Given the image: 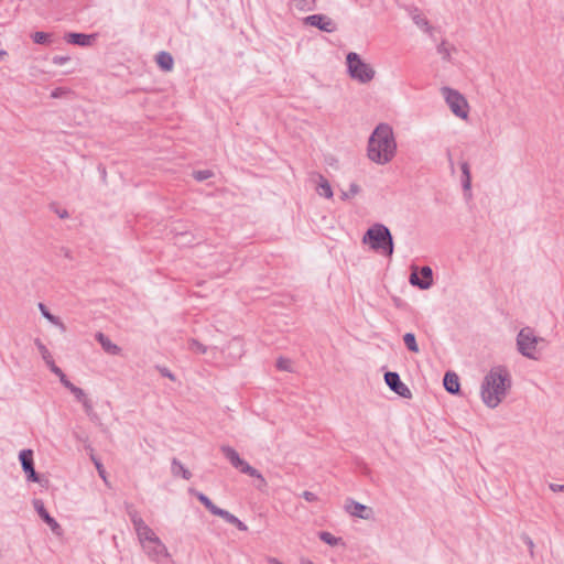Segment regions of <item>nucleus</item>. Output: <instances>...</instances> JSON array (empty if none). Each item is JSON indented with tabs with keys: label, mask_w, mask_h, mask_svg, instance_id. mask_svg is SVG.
<instances>
[{
	"label": "nucleus",
	"mask_w": 564,
	"mask_h": 564,
	"mask_svg": "<svg viewBox=\"0 0 564 564\" xmlns=\"http://www.w3.org/2000/svg\"><path fill=\"white\" fill-rule=\"evenodd\" d=\"M397 153L393 130L388 123H379L368 139L367 155L370 161L384 165L392 161Z\"/></svg>",
	"instance_id": "obj_1"
},
{
	"label": "nucleus",
	"mask_w": 564,
	"mask_h": 564,
	"mask_svg": "<svg viewBox=\"0 0 564 564\" xmlns=\"http://www.w3.org/2000/svg\"><path fill=\"white\" fill-rule=\"evenodd\" d=\"M511 388V376L503 366L492 367L485 376L480 395L482 402L490 409L497 408Z\"/></svg>",
	"instance_id": "obj_2"
},
{
	"label": "nucleus",
	"mask_w": 564,
	"mask_h": 564,
	"mask_svg": "<svg viewBox=\"0 0 564 564\" xmlns=\"http://www.w3.org/2000/svg\"><path fill=\"white\" fill-rule=\"evenodd\" d=\"M362 242L384 256L393 254V237L390 229L383 224L378 223L369 227L362 237Z\"/></svg>",
	"instance_id": "obj_3"
},
{
	"label": "nucleus",
	"mask_w": 564,
	"mask_h": 564,
	"mask_svg": "<svg viewBox=\"0 0 564 564\" xmlns=\"http://www.w3.org/2000/svg\"><path fill=\"white\" fill-rule=\"evenodd\" d=\"M346 64L349 76L359 83H369L375 77V70L372 67L365 63L360 58L359 54L355 52H349L347 54Z\"/></svg>",
	"instance_id": "obj_4"
},
{
	"label": "nucleus",
	"mask_w": 564,
	"mask_h": 564,
	"mask_svg": "<svg viewBox=\"0 0 564 564\" xmlns=\"http://www.w3.org/2000/svg\"><path fill=\"white\" fill-rule=\"evenodd\" d=\"M542 341H544V339L536 336L532 328L523 327L517 335V349L523 357L538 360L535 350L539 343Z\"/></svg>",
	"instance_id": "obj_5"
},
{
	"label": "nucleus",
	"mask_w": 564,
	"mask_h": 564,
	"mask_svg": "<svg viewBox=\"0 0 564 564\" xmlns=\"http://www.w3.org/2000/svg\"><path fill=\"white\" fill-rule=\"evenodd\" d=\"M442 95L445 98L449 109L456 117L460 119H466L468 117L467 100L458 90L449 87H443Z\"/></svg>",
	"instance_id": "obj_6"
},
{
	"label": "nucleus",
	"mask_w": 564,
	"mask_h": 564,
	"mask_svg": "<svg viewBox=\"0 0 564 564\" xmlns=\"http://www.w3.org/2000/svg\"><path fill=\"white\" fill-rule=\"evenodd\" d=\"M411 285L416 286L420 290H429L433 285V270L429 265L422 267L420 270L414 267L412 268L409 276Z\"/></svg>",
	"instance_id": "obj_7"
},
{
	"label": "nucleus",
	"mask_w": 564,
	"mask_h": 564,
	"mask_svg": "<svg viewBox=\"0 0 564 564\" xmlns=\"http://www.w3.org/2000/svg\"><path fill=\"white\" fill-rule=\"evenodd\" d=\"M303 23L326 33H333L337 30L336 23L329 17L322 13L305 17Z\"/></svg>",
	"instance_id": "obj_8"
},
{
	"label": "nucleus",
	"mask_w": 564,
	"mask_h": 564,
	"mask_svg": "<svg viewBox=\"0 0 564 564\" xmlns=\"http://www.w3.org/2000/svg\"><path fill=\"white\" fill-rule=\"evenodd\" d=\"M19 460H20L22 470L26 475L28 481L40 482V475L35 471V468H34L33 451L30 448L22 449L19 453Z\"/></svg>",
	"instance_id": "obj_9"
},
{
	"label": "nucleus",
	"mask_w": 564,
	"mask_h": 564,
	"mask_svg": "<svg viewBox=\"0 0 564 564\" xmlns=\"http://www.w3.org/2000/svg\"><path fill=\"white\" fill-rule=\"evenodd\" d=\"M384 381L387 386L390 388L391 391H393L395 394L404 398V399H411L412 392L408 388L406 384H404L399 376L398 372L394 371H387L384 373Z\"/></svg>",
	"instance_id": "obj_10"
},
{
	"label": "nucleus",
	"mask_w": 564,
	"mask_h": 564,
	"mask_svg": "<svg viewBox=\"0 0 564 564\" xmlns=\"http://www.w3.org/2000/svg\"><path fill=\"white\" fill-rule=\"evenodd\" d=\"M34 509L36 510L39 517L45 522L52 530V532L56 535L63 534V529L59 523L48 513L44 503L40 499H35L33 501Z\"/></svg>",
	"instance_id": "obj_11"
},
{
	"label": "nucleus",
	"mask_w": 564,
	"mask_h": 564,
	"mask_svg": "<svg viewBox=\"0 0 564 564\" xmlns=\"http://www.w3.org/2000/svg\"><path fill=\"white\" fill-rule=\"evenodd\" d=\"M345 510L352 517H357L364 520H369L373 516V511L370 507L365 506L351 498H348L345 503Z\"/></svg>",
	"instance_id": "obj_12"
},
{
	"label": "nucleus",
	"mask_w": 564,
	"mask_h": 564,
	"mask_svg": "<svg viewBox=\"0 0 564 564\" xmlns=\"http://www.w3.org/2000/svg\"><path fill=\"white\" fill-rule=\"evenodd\" d=\"M142 546H143L145 553L148 554V556L152 561H160L161 557L169 556L167 549L160 539L153 541L152 543H147Z\"/></svg>",
	"instance_id": "obj_13"
},
{
	"label": "nucleus",
	"mask_w": 564,
	"mask_h": 564,
	"mask_svg": "<svg viewBox=\"0 0 564 564\" xmlns=\"http://www.w3.org/2000/svg\"><path fill=\"white\" fill-rule=\"evenodd\" d=\"M64 39L69 44L87 47L93 44L96 39V34L68 32L65 34Z\"/></svg>",
	"instance_id": "obj_14"
},
{
	"label": "nucleus",
	"mask_w": 564,
	"mask_h": 564,
	"mask_svg": "<svg viewBox=\"0 0 564 564\" xmlns=\"http://www.w3.org/2000/svg\"><path fill=\"white\" fill-rule=\"evenodd\" d=\"M443 386L445 390L451 394L456 395L460 392L459 377L453 371L445 372L443 378Z\"/></svg>",
	"instance_id": "obj_15"
},
{
	"label": "nucleus",
	"mask_w": 564,
	"mask_h": 564,
	"mask_svg": "<svg viewBox=\"0 0 564 564\" xmlns=\"http://www.w3.org/2000/svg\"><path fill=\"white\" fill-rule=\"evenodd\" d=\"M220 451L224 454V456L229 460V463L232 465V467H235L238 470L246 463V460L239 456L238 452L229 445H221Z\"/></svg>",
	"instance_id": "obj_16"
},
{
	"label": "nucleus",
	"mask_w": 564,
	"mask_h": 564,
	"mask_svg": "<svg viewBox=\"0 0 564 564\" xmlns=\"http://www.w3.org/2000/svg\"><path fill=\"white\" fill-rule=\"evenodd\" d=\"M95 338L96 340L100 344V346L102 347V349L109 354V355H113V356H117L120 354L121 351V348L113 344L110 338L108 336H106L104 333L101 332H98L96 335H95Z\"/></svg>",
	"instance_id": "obj_17"
},
{
	"label": "nucleus",
	"mask_w": 564,
	"mask_h": 564,
	"mask_svg": "<svg viewBox=\"0 0 564 564\" xmlns=\"http://www.w3.org/2000/svg\"><path fill=\"white\" fill-rule=\"evenodd\" d=\"M138 535L139 541L142 545L147 543H152L158 540L159 536L153 532V530L144 522L140 527L134 529Z\"/></svg>",
	"instance_id": "obj_18"
},
{
	"label": "nucleus",
	"mask_w": 564,
	"mask_h": 564,
	"mask_svg": "<svg viewBox=\"0 0 564 564\" xmlns=\"http://www.w3.org/2000/svg\"><path fill=\"white\" fill-rule=\"evenodd\" d=\"M155 62H156L158 66L164 72L172 70L173 65H174L173 56L169 52H165V51H161L156 54Z\"/></svg>",
	"instance_id": "obj_19"
},
{
	"label": "nucleus",
	"mask_w": 564,
	"mask_h": 564,
	"mask_svg": "<svg viewBox=\"0 0 564 564\" xmlns=\"http://www.w3.org/2000/svg\"><path fill=\"white\" fill-rule=\"evenodd\" d=\"M171 473L174 477H182L185 480L192 477V473L175 457L171 462Z\"/></svg>",
	"instance_id": "obj_20"
},
{
	"label": "nucleus",
	"mask_w": 564,
	"mask_h": 564,
	"mask_svg": "<svg viewBox=\"0 0 564 564\" xmlns=\"http://www.w3.org/2000/svg\"><path fill=\"white\" fill-rule=\"evenodd\" d=\"M189 494L195 496L197 500L212 513L216 514L219 510L217 507L205 494L197 491L195 489H189Z\"/></svg>",
	"instance_id": "obj_21"
},
{
	"label": "nucleus",
	"mask_w": 564,
	"mask_h": 564,
	"mask_svg": "<svg viewBox=\"0 0 564 564\" xmlns=\"http://www.w3.org/2000/svg\"><path fill=\"white\" fill-rule=\"evenodd\" d=\"M239 471L258 479L259 484L257 485V488L260 489V488L267 486V481H265L264 477L261 475V473L258 469H256L254 467H252L251 465H249L247 462L242 465V467L239 469Z\"/></svg>",
	"instance_id": "obj_22"
},
{
	"label": "nucleus",
	"mask_w": 564,
	"mask_h": 564,
	"mask_svg": "<svg viewBox=\"0 0 564 564\" xmlns=\"http://www.w3.org/2000/svg\"><path fill=\"white\" fill-rule=\"evenodd\" d=\"M462 170V186L464 192H469L471 187V175L468 162L464 161L460 163Z\"/></svg>",
	"instance_id": "obj_23"
},
{
	"label": "nucleus",
	"mask_w": 564,
	"mask_h": 564,
	"mask_svg": "<svg viewBox=\"0 0 564 564\" xmlns=\"http://www.w3.org/2000/svg\"><path fill=\"white\" fill-rule=\"evenodd\" d=\"M318 180L319 181H318L317 187H316L318 195L324 196L326 198H332L333 189H332L329 182L323 175H318Z\"/></svg>",
	"instance_id": "obj_24"
},
{
	"label": "nucleus",
	"mask_w": 564,
	"mask_h": 564,
	"mask_svg": "<svg viewBox=\"0 0 564 564\" xmlns=\"http://www.w3.org/2000/svg\"><path fill=\"white\" fill-rule=\"evenodd\" d=\"M35 345H36L43 360L45 361V364L48 366L50 370L52 371L53 366H56V364L53 360L51 352L48 351L46 346L40 339L35 340Z\"/></svg>",
	"instance_id": "obj_25"
},
{
	"label": "nucleus",
	"mask_w": 564,
	"mask_h": 564,
	"mask_svg": "<svg viewBox=\"0 0 564 564\" xmlns=\"http://www.w3.org/2000/svg\"><path fill=\"white\" fill-rule=\"evenodd\" d=\"M289 4L299 11H312L316 8V0H290Z\"/></svg>",
	"instance_id": "obj_26"
},
{
	"label": "nucleus",
	"mask_w": 564,
	"mask_h": 564,
	"mask_svg": "<svg viewBox=\"0 0 564 564\" xmlns=\"http://www.w3.org/2000/svg\"><path fill=\"white\" fill-rule=\"evenodd\" d=\"M31 37L35 44L40 45H51L52 44V34L37 31L31 34Z\"/></svg>",
	"instance_id": "obj_27"
},
{
	"label": "nucleus",
	"mask_w": 564,
	"mask_h": 564,
	"mask_svg": "<svg viewBox=\"0 0 564 564\" xmlns=\"http://www.w3.org/2000/svg\"><path fill=\"white\" fill-rule=\"evenodd\" d=\"M318 538L321 541H323L324 543H326L330 546H336L340 543L344 544L341 538H337L328 531H319Z\"/></svg>",
	"instance_id": "obj_28"
},
{
	"label": "nucleus",
	"mask_w": 564,
	"mask_h": 564,
	"mask_svg": "<svg viewBox=\"0 0 564 564\" xmlns=\"http://www.w3.org/2000/svg\"><path fill=\"white\" fill-rule=\"evenodd\" d=\"M403 343L409 351L414 354L420 351L419 345L416 343V337L413 333H405L403 335Z\"/></svg>",
	"instance_id": "obj_29"
},
{
	"label": "nucleus",
	"mask_w": 564,
	"mask_h": 564,
	"mask_svg": "<svg viewBox=\"0 0 564 564\" xmlns=\"http://www.w3.org/2000/svg\"><path fill=\"white\" fill-rule=\"evenodd\" d=\"M39 310L41 312V314L43 315V317H45L46 319H48L51 323L55 324V325H61L63 326V324L61 323L59 318L55 315H53L48 308L46 307L45 304L43 303H39Z\"/></svg>",
	"instance_id": "obj_30"
},
{
	"label": "nucleus",
	"mask_w": 564,
	"mask_h": 564,
	"mask_svg": "<svg viewBox=\"0 0 564 564\" xmlns=\"http://www.w3.org/2000/svg\"><path fill=\"white\" fill-rule=\"evenodd\" d=\"M188 349L192 350L193 352L202 354V355L206 354V351H207V347L196 339H191L188 341Z\"/></svg>",
	"instance_id": "obj_31"
},
{
	"label": "nucleus",
	"mask_w": 564,
	"mask_h": 564,
	"mask_svg": "<svg viewBox=\"0 0 564 564\" xmlns=\"http://www.w3.org/2000/svg\"><path fill=\"white\" fill-rule=\"evenodd\" d=\"M215 516L224 519L227 523L232 524V525L236 523V521L238 519L236 516H234L229 511L221 509V508H219V510L217 511V513Z\"/></svg>",
	"instance_id": "obj_32"
},
{
	"label": "nucleus",
	"mask_w": 564,
	"mask_h": 564,
	"mask_svg": "<svg viewBox=\"0 0 564 564\" xmlns=\"http://www.w3.org/2000/svg\"><path fill=\"white\" fill-rule=\"evenodd\" d=\"M214 176V172L210 170H199L193 172V177L198 181L203 182Z\"/></svg>",
	"instance_id": "obj_33"
},
{
	"label": "nucleus",
	"mask_w": 564,
	"mask_h": 564,
	"mask_svg": "<svg viewBox=\"0 0 564 564\" xmlns=\"http://www.w3.org/2000/svg\"><path fill=\"white\" fill-rule=\"evenodd\" d=\"M291 360L288 359V358H284V357H280L278 360H276V368L281 371H289L291 372L292 371V367H291Z\"/></svg>",
	"instance_id": "obj_34"
},
{
	"label": "nucleus",
	"mask_w": 564,
	"mask_h": 564,
	"mask_svg": "<svg viewBox=\"0 0 564 564\" xmlns=\"http://www.w3.org/2000/svg\"><path fill=\"white\" fill-rule=\"evenodd\" d=\"M82 403H83L86 414L90 417V420H93V421L97 420L98 416L93 410L91 401L88 398H86L84 401H82Z\"/></svg>",
	"instance_id": "obj_35"
},
{
	"label": "nucleus",
	"mask_w": 564,
	"mask_h": 564,
	"mask_svg": "<svg viewBox=\"0 0 564 564\" xmlns=\"http://www.w3.org/2000/svg\"><path fill=\"white\" fill-rule=\"evenodd\" d=\"M359 192H360L359 185L356 184V183H351L350 186H349L348 192H343L341 193V199L346 200V199L357 195Z\"/></svg>",
	"instance_id": "obj_36"
},
{
	"label": "nucleus",
	"mask_w": 564,
	"mask_h": 564,
	"mask_svg": "<svg viewBox=\"0 0 564 564\" xmlns=\"http://www.w3.org/2000/svg\"><path fill=\"white\" fill-rule=\"evenodd\" d=\"M128 514L134 529L144 523L143 519L139 516V513L135 510H129Z\"/></svg>",
	"instance_id": "obj_37"
},
{
	"label": "nucleus",
	"mask_w": 564,
	"mask_h": 564,
	"mask_svg": "<svg viewBox=\"0 0 564 564\" xmlns=\"http://www.w3.org/2000/svg\"><path fill=\"white\" fill-rule=\"evenodd\" d=\"M70 393L74 394V397L76 398V400L78 402H82L84 401L87 397H86V393L84 392L83 389L74 386L70 390H69Z\"/></svg>",
	"instance_id": "obj_38"
},
{
	"label": "nucleus",
	"mask_w": 564,
	"mask_h": 564,
	"mask_svg": "<svg viewBox=\"0 0 564 564\" xmlns=\"http://www.w3.org/2000/svg\"><path fill=\"white\" fill-rule=\"evenodd\" d=\"M301 497L305 499L307 502H315L318 500V497L314 492L307 490L303 491L301 494Z\"/></svg>",
	"instance_id": "obj_39"
},
{
	"label": "nucleus",
	"mask_w": 564,
	"mask_h": 564,
	"mask_svg": "<svg viewBox=\"0 0 564 564\" xmlns=\"http://www.w3.org/2000/svg\"><path fill=\"white\" fill-rule=\"evenodd\" d=\"M156 368H158L159 372H160L163 377L169 378V379H171V380H173V381L175 380V376L173 375V372H172L169 368H166V367H160V366H158Z\"/></svg>",
	"instance_id": "obj_40"
},
{
	"label": "nucleus",
	"mask_w": 564,
	"mask_h": 564,
	"mask_svg": "<svg viewBox=\"0 0 564 564\" xmlns=\"http://www.w3.org/2000/svg\"><path fill=\"white\" fill-rule=\"evenodd\" d=\"M521 540L528 546L531 555H533L534 543H533L532 539L528 534H522Z\"/></svg>",
	"instance_id": "obj_41"
},
{
	"label": "nucleus",
	"mask_w": 564,
	"mask_h": 564,
	"mask_svg": "<svg viewBox=\"0 0 564 564\" xmlns=\"http://www.w3.org/2000/svg\"><path fill=\"white\" fill-rule=\"evenodd\" d=\"M69 59H70L69 56L55 55L52 58V63L55 64V65H64L67 62H69Z\"/></svg>",
	"instance_id": "obj_42"
},
{
	"label": "nucleus",
	"mask_w": 564,
	"mask_h": 564,
	"mask_svg": "<svg viewBox=\"0 0 564 564\" xmlns=\"http://www.w3.org/2000/svg\"><path fill=\"white\" fill-rule=\"evenodd\" d=\"M91 459H93V462H94V464H95V466H96V468H97V470H98L99 476H100L102 479H105V480H106V471H105V469H104L102 464H101L98 459H96L94 456H91Z\"/></svg>",
	"instance_id": "obj_43"
},
{
	"label": "nucleus",
	"mask_w": 564,
	"mask_h": 564,
	"mask_svg": "<svg viewBox=\"0 0 564 564\" xmlns=\"http://www.w3.org/2000/svg\"><path fill=\"white\" fill-rule=\"evenodd\" d=\"M437 52L443 55V58H448L449 57V51H448V48L446 46V42H442L437 46Z\"/></svg>",
	"instance_id": "obj_44"
},
{
	"label": "nucleus",
	"mask_w": 564,
	"mask_h": 564,
	"mask_svg": "<svg viewBox=\"0 0 564 564\" xmlns=\"http://www.w3.org/2000/svg\"><path fill=\"white\" fill-rule=\"evenodd\" d=\"M67 93V89L64 88V87H57L55 89L52 90L51 93V97L52 98H61L62 96H64L65 94Z\"/></svg>",
	"instance_id": "obj_45"
},
{
	"label": "nucleus",
	"mask_w": 564,
	"mask_h": 564,
	"mask_svg": "<svg viewBox=\"0 0 564 564\" xmlns=\"http://www.w3.org/2000/svg\"><path fill=\"white\" fill-rule=\"evenodd\" d=\"M52 372L59 378V381H63V379L67 378L66 375L63 372V370L58 366H53Z\"/></svg>",
	"instance_id": "obj_46"
},
{
	"label": "nucleus",
	"mask_w": 564,
	"mask_h": 564,
	"mask_svg": "<svg viewBox=\"0 0 564 564\" xmlns=\"http://www.w3.org/2000/svg\"><path fill=\"white\" fill-rule=\"evenodd\" d=\"M550 489L553 492H561V491H564V485L550 484Z\"/></svg>",
	"instance_id": "obj_47"
},
{
	"label": "nucleus",
	"mask_w": 564,
	"mask_h": 564,
	"mask_svg": "<svg viewBox=\"0 0 564 564\" xmlns=\"http://www.w3.org/2000/svg\"><path fill=\"white\" fill-rule=\"evenodd\" d=\"M239 531H247L248 530V527L242 522L240 521L239 519H237L236 523L234 524Z\"/></svg>",
	"instance_id": "obj_48"
},
{
	"label": "nucleus",
	"mask_w": 564,
	"mask_h": 564,
	"mask_svg": "<svg viewBox=\"0 0 564 564\" xmlns=\"http://www.w3.org/2000/svg\"><path fill=\"white\" fill-rule=\"evenodd\" d=\"M55 212L58 215V217L62 218V219H66V218L69 217V214H68V212L66 209H63V210L56 209Z\"/></svg>",
	"instance_id": "obj_49"
},
{
	"label": "nucleus",
	"mask_w": 564,
	"mask_h": 564,
	"mask_svg": "<svg viewBox=\"0 0 564 564\" xmlns=\"http://www.w3.org/2000/svg\"><path fill=\"white\" fill-rule=\"evenodd\" d=\"M447 159H448L451 171H452V173H454L455 172V167H454V162H453V159H452V153H451L449 150H447Z\"/></svg>",
	"instance_id": "obj_50"
},
{
	"label": "nucleus",
	"mask_w": 564,
	"mask_h": 564,
	"mask_svg": "<svg viewBox=\"0 0 564 564\" xmlns=\"http://www.w3.org/2000/svg\"><path fill=\"white\" fill-rule=\"evenodd\" d=\"M61 383L67 389V390H70L75 384H73L67 378L66 379H63V381H61Z\"/></svg>",
	"instance_id": "obj_51"
},
{
	"label": "nucleus",
	"mask_w": 564,
	"mask_h": 564,
	"mask_svg": "<svg viewBox=\"0 0 564 564\" xmlns=\"http://www.w3.org/2000/svg\"><path fill=\"white\" fill-rule=\"evenodd\" d=\"M414 22L417 24V25H427V21L425 19H421L420 17H415L414 18Z\"/></svg>",
	"instance_id": "obj_52"
},
{
	"label": "nucleus",
	"mask_w": 564,
	"mask_h": 564,
	"mask_svg": "<svg viewBox=\"0 0 564 564\" xmlns=\"http://www.w3.org/2000/svg\"><path fill=\"white\" fill-rule=\"evenodd\" d=\"M268 563L269 564H283L282 562H280L278 558L275 557H269L268 558Z\"/></svg>",
	"instance_id": "obj_53"
},
{
	"label": "nucleus",
	"mask_w": 564,
	"mask_h": 564,
	"mask_svg": "<svg viewBox=\"0 0 564 564\" xmlns=\"http://www.w3.org/2000/svg\"><path fill=\"white\" fill-rule=\"evenodd\" d=\"M303 564H314V563L312 561L306 560L303 562Z\"/></svg>",
	"instance_id": "obj_54"
},
{
	"label": "nucleus",
	"mask_w": 564,
	"mask_h": 564,
	"mask_svg": "<svg viewBox=\"0 0 564 564\" xmlns=\"http://www.w3.org/2000/svg\"><path fill=\"white\" fill-rule=\"evenodd\" d=\"M6 54V51H0V57L4 56Z\"/></svg>",
	"instance_id": "obj_55"
}]
</instances>
